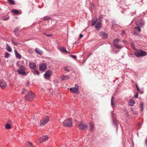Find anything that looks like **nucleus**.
I'll use <instances>...</instances> for the list:
<instances>
[{
    "mask_svg": "<svg viewBox=\"0 0 147 147\" xmlns=\"http://www.w3.org/2000/svg\"><path fill=\"white\" fill-rule=\"evenodd\" d=\"M47 69V65L45 63H42L40 65L39 69L42 71H43Z\"/></svg>",
    "mask_w": 147,
    "mask_h": 147,
    "instance_id": "nucleus-8",
    "label": "nucleus"
},
{
    "mask_svg": "<svg viewBox=\"0 0 147 147\" xmlns=\"http://www.w3.org/2000/svg\"><path fill=\"white\" fill-rule=\"evenodd\" d=\"M138 97V93H136L135 95V97L136 98H137Z\"/></svg>",
    "mask_w": 147,
    "mask_h": 147,
    "instance_id": "nucleus-44",
    "label": "nucleus"
},
{
    "mask_svg": "<svg viewBox=\"0 0 147 147\" xmlns=\"http://www.w3.org/2000/svg\"><path fill=\"white\" fill-rule=\"evenodd\" d=\"M6 49L9 52L11 51L12 49L7 44Z\"/></svg>",
    "mask_w": 147,
    "mask_h": 147,
    "instance_id": "nucleus-26",
    "label": "nucleus"
},
{
    "mask_svg": "<svg viewBox=\"0 0 147 147\" xmlns=\"http://www.w3.org/2000/svg\"><path fill=\"white\" fill-rule=\"evenodd\" d=\"M70 90L71 92L75 93H78V86L77 87L71 88L70 89Z\"/></svg>",
    "mask_w": 147,
    "mask_h": 147,
    "instance_id": "nucleus-11",
    "label": "nucleus"
},
{
    "mask_svg": "<svg viewBox=\"0 0 147 147\" xmlns=\"http://www.w3.org/2000/svg\"><path fill=\"white\" fill-rule=\"evenodd\" d=\"M8 2L11 5H14L15 3L13 0H8Z\"/></svg>",
    "mask_w": 147,
    "mask_h": 147,
    "instance_id": "nucleus-28",
    "label": "nucleus"
},
{
    "mask_svg": "<svg viewBox=\"0 0 147 147\" xmlns=\"http://www.w3.org/2000/svg\"><path fill=\"white\" fill-rule=\"evenodd\" d=\"M5 128L6 129H10L11 128V125L7 123L5 125Z\"/></svg>",
    "mask_w": 147,
    "mask_h": 147,
    "instance_id": "nucleus-27",
    "label": "nucleus"
},
{
    "mask_svg": "<svg viewBox=\"0 0 147 147\" xmlns=\"http://www.w3.org/2000/svg\"><path fill=\"white\" fill-rule=\"evenodd\" d=\"M11 41L12 43L15 45H18L20 44L18 42H16L14 39H12L11 40Z\"/></svg>",
    "mask_w": 147,
    "mask_h": 147,
    "instance_id": "nucleus-24",
    "label": "nucleus"
},
{
    "mask_svg": "<svg viewBox=\"0 0 147 147\" xmlns=\"http://www.w3.org/2000/svg\"><path fill=\"white\" fill-rule=\"evenodd\" d=\"M97 21V20L96 19L95 20L94 19L93 20L92 22V26H94L95 25V23H96Z\"/></svg>",
    "mask_w": 147,
    "mask_h": 147,
    "instance_id": "nucleus-30",
    "label": "nucleus"
},
{
    "mask_svg": "<svg viewBox=\"0 0 147 147\" xmlns=\"http://www.w3.org/2000/svg\"><path fill=\"white\" fill-rule=\"evenodd\" d=\"M88 126L83 122H81L78 125L79 129L81 130H83L86 129H87Z\"/></svg>",
    "mask_w": 147,
    "mask_h": 147,
    "instance_id": "nucleus-7",
    "label": "nucleus"
},
{
    "mask_svg": "<svg viewBox=\"0 0 147 147\" xmlns=\"http://www.w3.org/2000/svg\"><path fill=\"white\" fill-rule=\"evenodd\" d=\"M70 57L76 59V56L71 55H70Z\"/></svg>",
    "mask_w": 147,
    "mask_h": 147,
    "instance_id": "nucleus-41",
    "label": "nucleus"
},
{
    "mask_svg": "<svg viewBox=\"0 0 147 147\" xmlns=\"http://www.w3.org/2000/svg\"><path fill=\"white\" fill-rule=\"evenodd\" d=\"M131 110L132 111H133V109L132 108H131Z\"/></svg>",
    "mask_w": 147,
    "mask_h": 147,
    "instance_id": "nucleus-51",
    "label": "nucleus"
},
{
    "mask_svg": "<svg viewBox=\"0 0 147 147\" xmlns=\"http://www.w3.org/2000/svg\"><path fill=\"white\" fill-rule=\"evenodd\" d=\"M94 7V5L92 3L90 4V8L92 9H93Z\"/></svg>",
    "mask_w": 147,
    "mask_h": 147,
    "instance_id": "nucleus-38",
    "label": "nucleus"
},
{
    "mask_svg": "<svg viewBox=\"0 0 147 147\" xmlns=\"http://www.w3.org/2000/svg\"><path fill=\"white\" fill-rule=\"evenodd\" d=\"M122 34H125V31L124 30H123L121 32Z\"/></svg>",
    "mask_w": 147,
    "mask_h": 147,
    "instance_id": "nucleus-48",
    "label": "nucleus"
},
{
    "mask_svg": "<svg viewBox=\"0 0 147 147\" xmlns=\"http://www.w3.org/2000/svg\"><path fill=\"white\" fill-rule=\"evenodd\" d=\"M9 53H5V58H7L9 57Z\"/></svg>",
    "mask_w": 147,
    "mask_h": 147,
    "instance_id": "nucleus-37",
    "label": "nucleus"
},
{
    "mask_svg": "<svg viewBox=\"0 0 147 147\" xmlns=\"http://www.w3.org/2000/svg\"><path fill=\"white\" fill-rule=\"evenodd\" d=\"M134 53L135 55L138 57L145 56L146 55V53L142 50H136Z\"/></svg>",
    "mask_w": 147,
    "mask_h": 147,
    "instance_id": "nucleus-1",
    "label": "nucleus"
},
{
    "mask_svg": "<svg viewBox=\"0 0 147 147\" xmlns=\"http://www.w3.org/2000/svg\"><path fill=\"white\" fill-rule=\"evenodd\" d=\"M29 65L30 67L32 69H35L36 67V64L34 63L30 62Z\"/></svg>",
    "mask_w": 147,
    "mask_h": 147,
    "instance_id": "nucleus-16",
    "label": "nucleus"
},
{
    "mask_svg": "<svg viewBox=\"0 0 147 147\" xmlns=\"http://www.w3.org/2000/svg\"><path fill=\"white\" fill-rule=\"evenodd\" d=\"M26 91V90L25 89H23L22 90V93L23 94H24L25 92Z\"/></svg>",
    "mask_w": 147,
    "mask_h": 147,
    "instance_id": "nucleus-43",
    "label": "nucleus"
},
{
    "mask_svg": "<svg viewBox=\"0 0 147 147\" xmlns=\"http://www.w3.org/2000/svg\"><path fill=\"white\" fill-rule=\"evenodd\" d=\"M83 36V35L82 34H81L80 35V37H79V38H82Z\"/></svg>",
    "mask_w": 147,
    "mask_h": 147,
    "instance_id": "nucleus-45",
    "label": "nucleus"
},
{
    "mask_svg": "<svg viewBox=\"0 0 147 147\" xmlns=\"http://www.w3.org/2000/svg\"><path fill=\"white\" fill-rule=\"evenodd\" d=\"M50 19V18L48 16H45V17H44L43 18V19L44 20H48Z\"/></svg>",
    "mask_w": 147,
    "mask_h": 147,
    "instance_id": "nucleus-36",
    "label": "nucleus"
},
{
    "mask_svg": "<svg viewBox=\"0 0 147 147\" xmlns=\"http://www.w3.org/2000/svg\"><path fill=\"white\" fill-rule=\"evenodd\" d=\"M15 52L16 57L18 59H20L21 58V55L17 52L16 50H15Z\"/></svg>",
    "mask_w": 147,
    "mask_h": 147,
    "instance_id": "nucleus-22",
    "label": "nucleus"
},
{
    "mask_svg": "<svg viewBox=\"0 0 147 147\" xmlns=\"http://www.w3.org/2000/svg\"><path fill=\"white\" fill-rule=\"evenodd\" d=\"M11 11L16 14H17L18 13V11L17 10L15 9H13L11 10Z\"/></svg>",
    "mask_w": 147,
    "mask_h": 147,
    "instance_id": "nucleus-29",
    "label": "nucleus"
},
{
    "mask_svg": "<svg viewBox=\"0 0 147 147\" xmlns=\"http://www.w3.org/2000/svg\"><path fill=\"white\" fill-rule=\"evenodd\" d=\"M69 66H66L64 67V70L65 71H67L68 72L69 71V70L68 69L69 68Z\"/></svg>",
    "mask_w": 147,
    "mask_h": 147,
    "instance_id": "nucleus-31",
    "label": "nucleus"
},
{
    "mask_svg": "<svg viewBox=\"0 0 147 147\" xmlns=\"http://www.w3.org/2000/svg\"><path fill=\"white\" fill-rule=\"evenodd\" d=\"M114 98L112 97L111 100V105L112 107H113L115 105Z\"/></svg>",
    "mask_w": 147,
    "mask_h": 147,
    "instance_id": "nucleus-25",
    "label": "nucleus"
},
{
    "mask_svg": "<svg viewBox=\"0 0 147 147\" xmlns=\"http://www.w3.org/2000/svg\"><path fill=\"white\" fill-rule=\"evenodd\" d=\"M36 52L39 55H42L43 52L41 50L38 48H36L35 49Z\"/></svg>",
    "mask_w": 147,
    "mask_h": 147,
    "instance_id": "nucleus-19",
    "label": "nucleus"
},
{
    "mask_svg": "<svg viewBox=\"0 0 147 147\" xmlns=\"http://www.w3.org/2000/svg\"><path fill=\"white\" fill-rule=\"evenodd\" d=\"M135 28L139 32H140L141 31V29L139 27H135Z\"/></svg>",
    "mask_w": 147,
    "mask_h": 147,
    "instance_id": "nucleus-32",
    "label": "nucleus"
},
{
    "mask_svg": "<svg viewBox=\"0 0 147 147\" xmlns=\"http://www.w3.org/2000/svg\"><path fill=\"white\" fill-rule=\"evenodd\" d=\"M1 18L3 20H7L9 19V16L8 15L2 16L1 17Z\"/></svg>",
    "mask_w": 147,
    "mask_h": 147,
    "instance_id": "nucleus-21",
    "label": "nucleus"
},
{
    "mask_svg": "<svg viewBox=\"0 0 147 147\" xmlns=\"http://www.w3.org/2000/svg\"><path fill=\"white\" fill-rule=\"evenodd\" d=\"M59 49L62 52L67 53H69L66 51V48L65 47H61L59 48Z\"/></svg>",
    "mask_w": 147,
    "mask_h": 147,
    "instance_id": "nucleus-23",
    "label": "nucleus"
},
{
    "mask_svg": "<svg viewBox=\"0 0 147 147\" xmlns=\"http://www.w3.org/2000/svg\"><path fill=\"white\" fill-rule=\"evenodd\" d=\"M136 23L137 25L142 26L144 24V22L142 20L140 19L136 21Z\"/></svg>",
    "mask_w": 147,
    "mask_h": 147,
    "instance_id": "nucleus-12",
    "label": "nucleus"
},
{
    "mask_svg": "<svg viewBox=\"0 0 147 147\" xmlns=\"http://www.w3.org/2000/svg\"><path fill=\"white\" fill-rule=\"evenodd\" d=\"M25 68L23 65H21L17 71L18 73L22 75H26V74L25 71Z\"/></svg>",
    "mask_w": 147,
    "mask_h": 147,
    "instance_id": "nucleus-4",
    "label": "nucleus"
},
{
    "mask_svg": "<svg viewBox=\"0 0 147 147\" xmlns=\"http://www.w3.org/2000/svg\"><path fill=\"white\" fill-rule=\"evenodd\" d=\"M89 129L90 131H92L94 127V125L93 123L92 122H90L89 123Z\"/></svg>",
    "mask_w": 147,
    "mask_h": 147,
    "instance_id": "nucleus-18",
    "label": "nucleus"
},
{
    "mask_svg": "<svg viewBox=\"0 0 147 147\" xmlns=\"http://www.w3.org/2000/svg\"><path fill=\"white\" fill-rule=\"evenodd\" d=\"M120 40L119 38H116L113 40V45L115 47L118 49H120L121 46L119 45Z\"/></svg>",
    "mask_w": 147,
    "mask_h": 147,
    "instance_id": "nucleus-6",
    "label": "nucleus"
},
{
    "mask_svg": "<svg viewBox=\"0 0 147 147\" xmlns=\"http://www.w3.org/2000/svg\"><path fill=\"white\" fill-rule=\"evenodd\" d=\"M135 103V102L132 99L129 100L128 103L129 105L130 106H133Z\"/></svg>",
    "mask_w": 147,
    "mask_h": 147,
    "instance_id": "nucleus-17",
    "label": "nucleus"
},
{
    "mask_svg": "<svg viewBox=\"0 0 147 147\" xmlns=\"http://www.w3.org/2000/svg\"><path fill=\"white\" fill-rule=\"evenodd\" d=\"M15 35L17 36H18L19 35V34L17 32L16 33H15Z\"/></svg>",
    "mask_w": 147,
    "mask_h": 147,
    "instance_id": "nucleus-46",
    "label": "nucleus"
},
{
    "mask_svg": "<svg viewBox=\"0 0 147 147\" xmlns=\"http://www.w3.org/2000/svg\"><path fill=\"white\" fill-rule=\"evenodd\" d=\"M51 74L52 72L51 71L48 70L46 71L44 74L45 77L46 79H48L51 76Z\"/></svg>",
    "mask_w": 147,
    "mask_h": 147,
    "instance_id": "nucleus-9",
    "label": "nucleus"
},
{
    "mask_svg": "<svg viewBox=\"0 0 147 147\" xmlns=\"http://www.w3.org/2000/svg\"><path fill=\"white\" fill-rule=\"evenodd\" d=\"M136 88H137V90H139V91L140 90V89H139V88H138L137 85H136Z\"/></svg>",
    "mask_w": 147,
    "mask_h": 147,
    "instance_id": "nucleus-47",
    "label": "nucleus"
},
{
    "mask_svg": "<svg viewBox=\"0 0 147 147\" xmlns=\"http://www.w3.org/2000/svg\"><path fill=\"white\" fill-rule=\"evenodd\" d=\"M19 28H15L14 30V32L15 33H16L17 32H18V31L19 30Z\"/></svg>",
    "mask_w": 147,
    "mask_h": 147,
    "instance_id": "nucleus-35",
    "label": "nucleus"
},
{
    "mask_svg": "<svg viewBox=\"0 0 147 147\" xmlns=\"http://www.w3.org/2000/svg\"><path fill=\"white\" fill-rule=\"evenodd\" d=\"M7 86L6 83L3 80H0V86L2 88H5Z\"/></svg>",
    "mask_w": 147,
    "mask_h": 147,
    "instance_id": "nucleus-10",
    "label": "nucleus"
},
{
    "mask_svg": "<svg viewBox=\"0 0 147 147\" xmlns=\"http://www.w3.org/2000/svg\"><path fill=\"white\" fill-rule=\"evenodd\" d=\"M102 24L101 22H98L95 25V27L97 30H99L101 27Z\"/></svg>",
    "mask_w": 147,
    "mask_h": 147,
    "instance_id": "nucleus-15",
    "label": "nucleus"
},
{
    "mask_svg": "<svg viewBox=\"0 0 147 147\" xmlns=\"http://www.w3.org/2000/svg\"><path fill=\"white\" fill-rule=\"evenodd\" d=\"M34 97V95L33 92H28L25 96V100L29 101H33Z\"/></svg>",
    "mask_w": 147,
    "mask_h": 147,
    "instance_id": "nucleus-2",
    "label": "nucleus"
},
{
    "mask_svg": "<svg viewBox=\"0 0 147 147\" xmlns=\"http://www.w3.org/2000/svg\"><path fill=\"white\" fill-rule=\"evenodd\" d=\"M12 122L10 120H9L7 122V124H9L10 125H11Z\"/></svg>",
    "mask_w": 147,
    "mask_h": 147,
    "instance_id": "nucleus-42",
    "label": "nucleus"
},
{
    "mask_svg": "<svg viewBox=\"0 0 147 147\" xmlns=\"http://www.w3.org/2000/svg\"><path fill=\"white\" fill-rule=\"evenodd\" d=\"M100 36L103 38H106L107 37L108 35L107 33L102 32L100 33Z\"/></svg>",
    "mask_w": 147,
    "mask_h": 147,
    "instance_id": "nucleus-20",
    "label": "nucleus"
},
{
    "mask_svg": "<svg viewBox=\"0 0 147 147\" xmlns=\"http://www.w3.org/2000/svg\"><path fill=\"white\" fill-rule=\"evenodd\" d=\"M47 36H51V34H46Z\"/></svg>",
    "mask_w": 147,
    "mask_h": 147,
    "instance_id": "nucleus-49",
    "label": "nucleus"
},
{
    "mask_svg": "<svg viewBox=\"0 0 147 147\" xmlns=\"http://www.w3.org/2000/svg\"><path fill=\"white\" fill-rule=\"evenodd\" d=\"M27 147H32V144L30 142H28L27 144Z\"/></svg>",
    "mask_w": 147,
    "mask_h": 147,
    "instance_id": "nucleus-33",
    "label": "nucleus"
},
{
    "mask_svg": "<svg viewBox=\"0 0 147 147\" xmlns=\"http://www.w3.org/2000/svg\"><path fill=\"white\" fill-rule=\"evenodd\" d=\"M49 121V117L48 116H47L43 118L41 120L40 125V126H43L47 124Z\"/></svg>",
    "mask_w": 147,
    "mask_h": 147,
    "instance_id": "nucleus-3",
    "label": "nucleus"
},
{
    "mask_svg": "<svg viewBox=\"0 0 147 147\" xmlns=\"http://www.w3.org/2000/svg\"><path fill=\"white\" fill-rule=\"evenodd\" d=\"M145 144L146 145H147V139H146L145 142Z\"/></svg>",
    "mask_w": 147,
    "mask_h": 147,
    "instance_id": "nucleus-50",
    "label": "nucleus"
},
{
    "mask_svg": "<svg viewBox=\"0 0 147 147\" xmlns=\"http://www.w3.org/2000/svg\"><path fill=\"white\" fill-rule=\"evenodd\" d=\"M131 46L133 49L134 50H136V48L134 47V44L133 43H132L131 44Z\"/></svg>",
    "mask_w": 147,
    "mask_h": 147,
    "instance_id": "nucleus-39",
    "label": "nucleus"
},
{
    "mask_svg": "<svg viewBox=\"0 0 147 147\" xmlns=\"http://www.w3.org/2000/svg\"><path fill=\"white\" fill-rule=\"evenodd\" d=\"M48 138V137L46 136H44L42 137H40L39 139L40 142H43L45 141Z\"/></svg>",
    "mask_w": 147,
    "mask_h": 147,
    "instance_id": "nucleus-13",
    "label": "nucleus"
},
{
    "mask_svg": "<svg viewBox=\"0 0 147 147\" xmlns=\"http://www.w3.org/2000/svg\"><path fill=\"white\" fill-rule=\"evenodd\" d=\"M63 125L65 126L71 127L72 125V123L71 119L65 120L63 123Z\"/></svg>",
    "mask_w": 147,
    "mask_h": 147,
    "instance_id": "nucleus-5",
    "label": "nucleus"
},
{
    "mask_svg": "<svg viewBox=\"0 0 147 147\" xmlns=\"http://www.w3.org/2000/svg\"><path fill=\"white\" fill-rule=\"evenodd\" d=\"M140 107L141 108V110L143 111V109L144 108L143 104L141 102L140 104Z\"/></svg>",
    "mask_w": 147,
    "mask_h": 147,
    "instance_id": "nucleus-40",
    "label": "nucleus"
},
{
    "mask_svg": "<svg viewBox=\"0 0 147 147\" xmlns=\"http://www.w3.org/2000/svg\"><path fill=\"white\" fill-rule=\"evenodd\" d=\"M70 78L69 76L68 75H67L66 76L63 75L61 77V79L62 81L68 79H69Z\"/></svg>",
    "mask_w": 147,
    "mask_h": 147,
    "instance_id": "nucleus-14",
    "label": "nucleus"
},
{
    "mask_svg": "<svg viewBox=\"0 0 147 147\" xmlns=\"http://www.w3.org/2000/svg\"><path fill=\"white\" fill-rule=\"evenodd\" d=\"M34 74L37 75H38L39 74V73L38 71L36 70H35L34 72Z\"/></svg>",
    "mask_w": 147,
    "mask_h": 147,
    "instance_id": "nucleus-34",
    "label": "nucleus"
}]
</instances>
